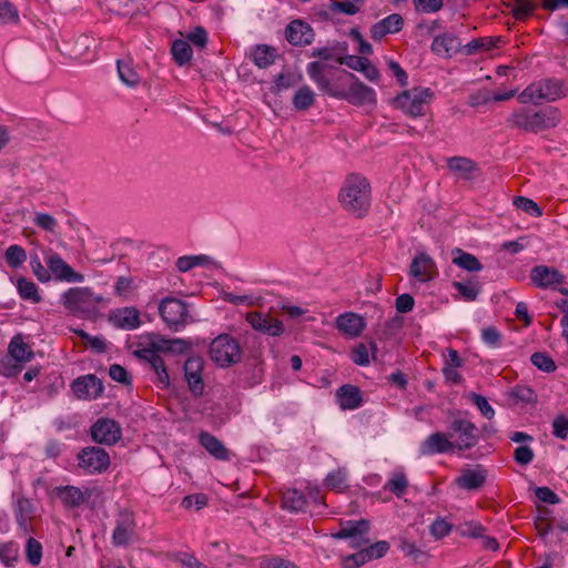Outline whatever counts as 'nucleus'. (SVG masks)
I'll list each match as a JSON object with an SVG mask.
<instances>
[{
    "mask_svg": "<svg viewBox=\"0 0 568 568\" xmlns=\"http://www.w3.org/2000/svg\"><path fill=\"white\" fill-rule=\"evenodd\" d=\"M363 550L365 552L366 559L369 561L372 559L382 558L389 550V544L382 540L366 547Z\"/></svg>",
    "mask_w": 568,
    "mask_h": 568,
    "instance_id": "nucleus-55",
    "label": "nucleus"
},
{
    "mask_svg": "<svg viewBox=\"0 0 568 568\" xmlns=\"http://www.w3.org/2000/svg\"><path fill=\"white\" fill-rule=\"evenodd\" d=\"M176 561L180 562L184 568H207V566H205L193 554L190 552L178 554Z\"/></svg>",
    "mask_w": 568,
    "mask_h": 568,
    "instance_id": "nucleus-63",
    "label": "nucleus"
},
{
    "mask_svg": "<svg viewBox=\"0 0 568 568\" xmlns=\"http://www.w3.org/2000/svg\"><path fill=\"white\" fill-rule=\"evenodd\" d=\"M366 323L364 318L353 312H345L336 317L335 327L345 336L354 338L359 336Z\"/></svg>",
    "mask_w": 568,
    "mask_h": 568,
    "instance_id": "nucleus-22",
    "label": "nucleus"
},
{
    "mask_svg": "<svg viewBox=\"0 0 568 568\" xmlns=\"http://www.w3.org/2000/svg\"><path fill=\"white\" fill-rule=\"evenodd\" d=\"M468 398L477 406L484 417L491 419L495 416V410L489 405L486 397L476 393H470Z\"/></svg>",
    "mask_w": 568,
    "mask_h": 568,
    "instance_id": "nucleus-54",
    "label": "nucleus"
},
{
    "mask_svg": "<svg viewBox=\"0 0 568 568\" xmlns=\"http://www.w3.org/2000/svg\"><path fill=\"white\" fill-rule=\"evenodd\" d=\"M45 264L50 270V274H52L57 281L81 283L84 280L82 274L74 272L73 268L57 253H48L45 255Z\"/></svg>",
    "mask_w": 568,
    "mask_h": 568,
    "instance_id": "nucleus-15",
    "label": "nucleus"
},
{
    "mask_svg": "<svg viewBox=\"0 0 568 568\" xmlns=\"http://www.w3.org/2000/svg\"><path fill=\"white\" fill-rule=\"evenodd\" d=\"M408 487V480L404 474H396L386 484L385 488L397 497H402Z\"/></svg>",
    "mask_w": 568,
    "mask_h": 568,
    "instance_id": "nucleus-52",
    "label": "nucleus"
},
{
    "mask_svg": "<svg viewBox=\"0 0 568 568\" xmlns=\"http://www.w3.org/2000/svg\"><path fill=\"white\" fill-rule=\"evenodd\" d=\"M31 510H32V505L28 499L22 498V499L18 500L17 508H16V520L24 534L29 532V521L31 518Z\"/></svg>",
    "mask_w": 568,
    "mask_h": 568,
    "instance_id": "nucleus-41",
    "label": "nucleus"
},
{
    "mask_svg": "<svg viewBox=\"0 0 568 568\" xmlns=\"http://www.w3.org/2000/svg\"><path fill=\"white\" fill-rule=\"evenodd\" d=\"M367 61L366 57L358 55H342V58H337L338 64H344L352 70L361 72L364 68L365 62Z\"/></svg>",
    "mask_w": 568,
    "mask_h": 568,
    "instance_id": "nucleus-61",
    "label": "nucleus"
},
{
    "mask_svg": "<svg viewBox=\"0 0 568 568\" xmlns=\"http://www.w3.org/2000/svg\"><path fill=\"white\" fill-rule=\"evenodd\" d=\"M260 568H298L293 561L278 556H264L260 559Z\"/></svg>",
    "mask_w": 568,
    "mask_h": 568,
    "instance_id": "nucleus-51",
    "label": "nucleus"
},
{
    "mask_svg": "<svg viewBox=\"0 0 568 568\" xmlns=\"http://www.w3.org/2000/svg\"><path fill=\"white\" fill-rule=\"evenodd\" d=\"M417 11L424 13H434L443 8V0H413Z\"/></svg>",
    "mask_w": 568,
    "mask_h": 568,
    "instance_id": "nucleus-60",
    "label": "nucleus"
},
{
    "mask_svg": "<svg viewBox=\"0 0 568 568\" xmlns=\"http://www.w3.org/2000/svg\"><path fill=\"white\" fill-rule=\"evenodd\" d=\"M202 371L203 359L201 357H190L184 364V376L194 396H201L204 390Z\"/></svg>",
    "mask_w": 568,
    "mask_h": 568,
    "instance_id": "nucleus-19",
    "label": "nucleus"
},
{
    "mask_svg": "<svg viewBox=\"0 0 568 568\" xmlns=\"http://www.w3.org/2000/svg\"><path fill=\"white\" fill-rule=\"evenodd\" d=\"M448 170L463 180H474L479 171L478 164L469 158L452 156L447 159Z\"/></svg>",
    "mask_w": 568,
    "mask_h": 568,
    "instance_id": "nucleus-25",
    "label": "nucleus"
},
{
    "mask_svg": "<svg viewBox=\"0 0 568 568\" xmlns=\"http://www.w3.org/2000/svg\"><path fill=\"white\" fill-rule=\"evenodd\" d=\"M343 51H345V47H324L314 49L311 55L313 58H320L324 61L335 60L337 62V58H342L341 53Z\"/></svg>",
    "mask_w": 568,
    "mask_h": 568,
    "instance_id": "nucleus-53",
    "label": "nucleus"
},
{
    "mask_svg": "<svg viewBox=\"0 0 568 568\" xmlns=\"http://www.w3.org/2000/svg\"><path fill=\"white\" fill-rule=\"evenodd\" d=\"M448 434L454 448L459 452L474 448L479 440L476 425L465 418H454L448 425Z\"/></svg>",
    "mask_w": 568,
    "mask_h": 568,
    "instance_id": "nucleus-8",
    "label": "nucleus"
},
{
    "mask_svg": "<svg viewBox=\"0 0 568 568\" xmlns=\"http://www.w3.org/2000/svg\"><path fill=\"white\" fill-rule=\"evenodd\" d=\"M339 202L347 212L358 217L364 216L371 206L368 180L356 173L347 175L339 191Z\"/></svg>",
    "mask_w": 568,
    "mask_h": 568,
    "instance_id": "nucleus-2",
    "label": "nucleus"
},
{
    "mask_svg": "<svg viewBox=\"0 0 568 568\" xmlns=\"http://www.w3.org/2000/svg\"><path fill=\"white\" fill-rule=\"evenodd\" d=\"M30 265L32 268V272L34 276L38 278V281L42 283H47L51 280L50 270L45 268L40 258L36 255L31 257Z\"/></svg>",
    "mask_w": 568,
    "mask_h": 568,
    "instance_id": "nucleus-58",
    "label": "nucleus"
},
{
    "mask_svg": "<svg viewBox=\"0 0 568 568\" xmlns=\"http://www.w3.org/2000/svg\"><path fill=\"white\" fill-rule=\"evenodd\" d=\"M121 436V427L113 419L102 417L91 426V437L98 444L111 446L119 442Z\"/></svg>",
    "mask_w": 568,
    "mask_h": 568,
    "instance_id": "nucleus-12",
    "label": "nucleus"
},
{
    "mask_svg": "<svg viewBox=\"0 0 568 568\" xmlns=\"http://www.w3.org/2000/svg\"><path fill=\"white\" fill-rule=\"evenodd\" d=\"M171 53L179 65H184L191 61L193 50L187 41L178 39L172 43Z\"/></svg>",
    "mask_w": 568,
    "mask_h": 568,
    "instance_id": "nucleus-40",
    "label": "nucleus"
},
{
    "mask_svg": "<svg viewBox=\"0 0 568 568\" xmlns=\"http://www.w3.org/2000/svg\"><path fill=\"white\" fill-rule=\"evenodd\" d=\"M369 530V521L366 519L348 520L342 525L341 529L332 534L335 539H352L351 546L353 548L361 547L369 542L365 535Z\"/></svg>",
    "mask_w": 568,
    "mask_h": 568,
    "instance_id": "nucleus-13",
    "label": "nucleus"
},
{
    "mask_svg": "<svg viewBox=\"0 0 568 568\" xmlns=\"http://www.w3.org/2000/svg\"><path fill=\"white\" fill-rule=\"evenodd\" d=\"M4 258L10 267L18 268L27 261V253L22 246L13 244L6 250Z\"/></svg>",
    "mask_w": 568,
    "mask_h": 568,
    "instance_id": "nucleus-45",
    "label": "nucleus"
},
{
    "mask_svg": "<svg viewBox=\"0 0 568 568\" xmlns=\"http://www.w3.org/2000/svg\"><path fill=\"white\" fill-rule=\"evenodd\" d=\"M159 313L166 326L179 331L187 324L189 305L175 297H165L159 304Z\"/></svg>",
    "mask_w": 568,
    "mask_h": 568,
    "instance_id": "nucleus-9",
    "label": "nucleus"
},
{
    "mask_svg": "<svg viewBox=\"0 0 568 568\" xmlns=\"http://www.w3.org/2000/svg\"><path fill=\"white\" fill-rule=\"evenodd\" d=\"M136 521L133 511L123 509L115 519V527L112 534V542L118 547L128 546L134 538Z\"/></svg>",
    "mask_w": 568,
    "mask_h": 568,
    "instance_id": "nucleus-11",
    "label": "nucleus"
},
{
    "mask_svg": "<svg viewBox=\"0 0 568 568\" xmlns=\"http://www.w3.org/2000/svg\"><path fill=\"white\" fill-rule=\"evenodd\" d=\"M26 559L31 566H39L42 559V545L33 537H29L26 542Z\"/></svg>",
    "mask_w": 568,
    "mask_h": 568,
    "instance_id": "nucleus-46",
    "label": "nucleus"
},
{
    "mask_svg": "<svg viewBox=\"0 0 568 568\" xmlns=\"http://www.w3.org/2000/svg\"><path fill=\"white\" fill-rule=\"evenodd\" d=\"M432 51L440 57L450 58L453 54L463 51L460 40L452 33H444L435 37L432 43Z\"/></svg>",
    "mask_w": 568,
    "mask_h": 568,
    "instance_id": "nucleus-26",
    "label": "nucleus"
},
{
    "mask_svg": "<svg viewBox=\"0 0 568 568\" xmlns=\"http://www.w3.org/2000/svg\"><path fill=\"white\" fill-rule=\"evenodd\" d=\"M94 39L82 34L73 42L71 54L74 59L91 60L94 55Z\"/></svg>",
    "mask_w": 568,
    "mask_h": 568,
    "instance_id": "nucleus-33",
    "label": "nucleus"
},
{
    "mask_svg": "<svg viewBox=\"0 0 568 568\" xmlns=\"http://www.w3.org/2000/svg\"><path fill=\"white\" fill-rule=\"evenodd\" d=\"M434 92L428 88H413L403 91L394 99V105L409 116H422L432 102Z\"/></svg>",
    "mask_w": 568,
    "mask_h": 568,
    "instance_id": "nucleus-7",
    "label": "nucleus"
},
{
    "mask_svg": "<svg viewBox=\"0 0 568 568\" xmlns=\"http://www.w3.org/2000/svg\"><path fill=\"white\" fill-rule=\"evenodd\" d=\"M314 36L312 27L298 19L293 20L285 29V38L293 45H308L313 42Z\"/></svg>",
    "mask_w": 568,
    "mask_h": 568,
    "instance_id": "nucleus-20",
    "label": "nucleus"
},
{
    "mask_svg": "<svg viewBox=\"0 0 568 568\" xmlns=\"http://www.w3.org/2000/svg\"><path fill=\"white\" fill-rule=\"evenodd\" d=\"M17 290L22 300L30 301L33 304L41 302L38 286L26 277H19L17 281Z\"/></svg>",
    "mask_w": 568,
    "mask_h": 568,
    "instance_id": "nucleus-38",
    "label": "nucleus"
},
{
    "mask_svg": "<svg viewBox=\"0 0 568 568\" xmlns=\"http://www.w3.org/2000/svg\"><path fill=\"white\" fill-rule=\"evenodd\" d=\"M454 448L453 442L450 440L449 434L447 433H434L429 435L420 445L422 455H434L447 453Z\"/></svg>",
    "mask_w": 568,
    "mask_h": 568,
    "instance_id": "nucleus-23",
    "label": "nucleus"
},
{
    "mask_svg": "<svg viewBox=\"0 0 568 568\" xmlns=\"http://www.w3.org/2000/svg\"><path fill=\"white\" fill-rule=\"evenodd\" d=\"M134 355L150 365V368L155 373L158 382L163 388L169 387L170 376L165 363L152 346L149 345L146 348L135 351Z\"/></svg>",
    "mask_w": 568,
    "mask_h": 568,
    "instance_id": "nucleus-17",
    "label": "nucleus"
},
{
    "mask_svg": "<svg viewBox=\"0 0 568 568\" xmlns=\"http://www.w3.org/2000/svg\"><path fill=\"white\" fill-rule=\"evenodd\" d=\"M552 434L559 439H566L568 436V418L564 415L557 416L552 422Z\"/></svg>",
    "mask_w": 568,
    "mask_h": 568,
    "instance_id": "nucleus-62",
    "label": "nucleus"
},
{
    "mask_svg": "<svg viewBox=\"0 0 568 568\" xmlns=\"http://www.w3.org/2000/svg\"><path fill=\"white\" fill-rule=\"evenodd\" d=\"M110 321L123 329H134L141 324L140 314L134 307H124L116 310L110 316Z\"/></svg>",
    "mask_w": 568,
    "mask_h": 568,
    "instance_id": "nucleus-29",
    "label": "nucleus"
},
{
    "mask_svg": "<svg viewBox=\"0 0 568 568\" xmlns=\"http://www.w3.org/2000/svg\"><path fill=\"white\" fill-rule=\"evenodd\" d=\"M568 95V87L560 79L545 78L530 83L518 94L523 104H540L544 101L554 102Z\"/></svg>",
    "mask_w": 568,
    "mask_h": 568,
    "instance_id": "nucleus-4",
    "label": "nucleus"
},
{
    "mask_svg": "<svg viewBox=\"0 0 568 568\" xmlns=\"http://www.w3.org/2000/svg\"><path fill=\"white\" fill-rule=\"evenodd\" d=\"M118 74L120 80L130 88H135L141 82V75L134 69L131 60H118Z\"/></svg>",
    "mask_w": 568,
    "mask_h": 568,
    "instance_id": "nucleus-34",
    "label": "nucleus"
},
{
    "mask_svg": "<svg viewBox=\"0 0 568 568\" xmlns=\"http://www.w3.org/2000/svg\"><path fill=\"white\" fill-rule=\"evenodd\" d=\"M199 443L201 446L217 460H230L231 454L225 445L209 432L199 434Z\"/></svg>",
    "mask_w": 568,
    "mask_h": 568,
    "instance_id": "nucleus-28",
    "label": "nucleus"
},
{
    "mask_svg": "<svg viewBox=\"0 0 568 568\" xmlns=\"http://www.w3.org/2000/svg\"><path fill=\"white\" fill-rule=\"evenodd\" d=\"M453 263L468 272H479L483 270L481 263L475 255L466 253L459 248L456 250Z\"/></svg>",
    "mask_w": 568,
    "mask_h": 568,
    "instance_id": "nucleus-39",
    "label": "nucleus"
},
{
    "mask_svg": "<svg viewBox=\"0 0 568 568\" xmlns=\"http://www.w3.org/2000/svg\"><path fill=\"white\" fill-rule=\"evenodd\" d=\"M453 287L462 295L465 301H475L480 292V284L470 281L468 283L453 282Z\"/></svg>",
    "mask_w": 568,
    "mask_h": 568,
    "instance_id": "nucleus-47",
    "label": "nucleus"
},
{
    "mask_svg": "<svg viewBox=\"0 0 568 568\" xmlns=\"http://www.w3.org/2000/svg\"><path fill=\"white\" fill-rule=\"evenodd\" d=\"M209 354L211 359L221 367L232 366L242 358L239 342L229 334H221L215 337L210 344Z\"/></svg>",
    "mask_w": 568,
    "mask_h": 568,
    "instance_id": "nucleus-6",
    "label": "nucleus"
},
{
    "mask_svg": "<svg viewBox=\"0 0 568 568\" xmlns=\"http://www.w3.org/2000/svg\"><path fill=\"white\" fill-rule=\"evenodd\" d=\"M79 467L90 474H101L105 471L111 459L109 454L100 447L89 446L82 448L78 454Z\"/></svg>",
    "mask_w": 568,
    "mask_h": 568,
    "instance_id": "nucleus-10",
    "label": "nucleus"
},
{
    "mask_svg": "<svg viewBox=\"0 0 568 568\" xmlns=\"http://www.w3.org/2000/svg\"><path fill=\"white\" fill-rule=\"evenodd\" d=\"M307 505L304 494L295 488L283 491L281 506L283 509L298 513L304 511Z\"/></svg>",
    "mask_w": 568,
    "mask_h": 568,
    "instance_id": "nucleus-32",
    "label": "nucleus"
},
{
    "mask_svg": "<svg viewBox=\"0 0 568 568\" xmlns=\"http://www.w3.org/2000/svg\"><path fill=\"white\" fill-rule=\"evenodd\" d=\"M561 121V113L557 108L548 106L538 111L520 109L513 112L506 120L509 128L538 133L556 128Z\"/></svg>",
    "mask_w": 568,
    "mask_h": 568,
    "instance_id": "nucleus-3",
    "label": "nucleus"
},
{
    "mask_svg": "<svg viewBox=\"0 0 568 568\" xmlns=\"http://www.w3.org/2000/svg\"><path fill=\"white\" fill-rule=\"evenodd\" d=\"M63 305L73 314L89 316L95 313L103 296L94 294L89 287H72L62 295Z\"/></svg>",
    "mask_w": 568,
    "mask_h": 568,
    "instance_id": "nucleus-5",
    "label": "nucleus"
},
{
    "mask_svg": "<svg viewBox=\"0 0 568 568\" xmlns=\"http://www.w3.org/2000/svg\"><path fill=\"white\" fill-rule=\"evenodd\" d=\"M530 361L532 365L545 373H551L556 369L554 359L546 353L536 352L531 355Z\"/></svg>",
    "mask_w": 568,
    "mask_h": 568,
    "instance_id": "nucleus-50",
    "label": "nucleus"
},
{
    "mask_svg": "<svg viewBox=\"0 0 568 568\" xmlns=\"http://www.w3.org/2000/svg\"><path fill=\"white\" fill-rule=\"evenodd\" d=\"M508 396L514 404H529L536 402L537 398L535 390L524 385L513 387Z\"/></svg>",
    "mask_w": 568,
    "mask_h": 568,
    "instance_id": "nucleus-42",
    "label": "nucleus"
},
{
    "mask_svg": "<svg viewBox=\"0 0 568 568\" xmlns=\"http://www.w3.org/2000/svg\"><path fill=\"white\" fill-rule=\"evenodd\" d=\"M9 353L13 359L19 363L30 362L33 357V352L30 346L22 341L20 336H14L9 344Z\"/></svg>",
    "mask_w": 568,
    "mask_h": 568,
    "instance_id": "nucleus-36",
    "label": "nucleus"
},
{
    "mask_svg": "<svg viewBox=\"0 0 568 568\" xmlns=\"http://www.w3.org/2000/svg\"><path fill=\"white\" fill-rule=\"evenodd\" d=\"M514 205L518 209L524 211L525 213L531 215V216H541L542 210L538 206V204L532 201L531 199L525 197V196H516L514 199Z\"/></svg>",
    "mask_w": 568,
    "mask_h": 568,
    "instance_id": "nucleus-48",
    "label": "nucleus"
},
{
    "mask_svg": "<svg viewBox=\"0 0 568 568\" xmlns=\"http://www.w3.org/2000/svg\"><path fill=\"white\" fill-rule=\"evenodd\" d=\"M71 389L77 398L92 400L102 395L104 387L100 378L88 374L75 378L71 384Z\"/></svg>",
    "mask_w": 568,
    "mask_h": 568,
    "instance_id": "nucleus-14",
    "label": "nucleus"
},
{
    "mask_svg": "<svg viewBox=\"0 0 568 568\" xmlns=\"http://www.w3.org/2000/svg\"><path fill=\"white\" fill-rule=\"evenodd\" d=\"M494 47H497V44L493 38H478L463 45V52L467 55H473L489 51Z\"/></svg>",
    "mask_w": 568,
    "mask_h": 568,
    "instance_id": "nucleus-44",
    "label": "nucleus"
},
{
    "mask_svg": "<svg viewBox=\"0 0 568 568\" xmlns=\"http://www.w3.org/2000/svg\"><path fill=\"white\" fill-rule=\"evenodd\" d=\"M19 558V545L14 541L0 542V561L12 567Z\"/></svg>",
    "mask_w": 568,
    "mask_h": 568,
    "instance_id": "nucleus-43",
    "label": "nucleus"
},
{
    "mask_svg": "<svg viewBox=\"0 0 568 568\" xmlns=\"http://www.w3.org/2000/svg\"><path fill=\"white\" fill-rule=\"evenodd\" d=\"M536 4L531 0H515L511 11L517 20H525L534 12Z\"/></svg>",
    "mask_w": 568,
    "mask_h": 568,
    "instance_id": "nucleus-49",
    "label": "nucleus"
},
{
    "mask_svg": "<svg viewBox=\"0 0 568 568\" xmlns=\"http://www.w3.org/2000/svg\"><path fill=\"white\" fill-rule=\"evenodd\" d=\"M251 58L255 65L264 69L274 63L276 50L267 44H258L252 51Z\"/></svg>",
    "mask_w": 568,
    "mask_h": 568,
    "instance_id": "nucleus-35",
    "label": "nucleus"
},
{
    "mask_svg": "<svg viewBox=\"0 0 568 568\" xmlns=\"http://www.w3.org/2000/svg\"><path fill=\"white\" fill-rule=\"evenodd\" d=\"M336 396L343 409H355L361 406L363 400L359 388L349 384L341 386Z\"/></svg>",
    "mask_w": 568,
    "mask_h": 568,
    "instance_id": "nucleus-30",
    "label": "nucleus"
},
{
    "mask_svg": "<svg viewBox=\"0 0 568 568\" xmlns=\"http://www.w3.org/2000/svg\"><path fill=\"white\" fill-rule=\"evenodd\" d=\"M487 479V469L481 465H477L475 468H466L462 471V475L456 479L458 487L467 490H477L481 488Z\"/></svg>",
    "mask_w": 568,
    "mask_h": 568,
    "instance_id": "nucleus-24",
    "label": "nucleus"
},
{
    "mask_svg": "<svg viewBox=\"0 0 568 568\" xmlns=\"http://www.w3.org/2000/svg\"><path fill=\"white\" fill-rule=\"evenodd\" d=\"M535 457L534 450L526 445L518 446L514 452V459L518 465L527 466Z\"/></svg>",
    "mask_w": 568,
    "mask_h": 568,
    "instance_id": "nucleus-59",
    "label": "nucleus"
},
{
    "mask_svg": "<svg viewBox=\"0 0 568 568\" xmlns=\"http://www.w3.org/2000/svg\"><path fill=\"white\" fill-rule=\"evenodd\" d=\"M404 20L400 14L393 13L373 24L371 28V37L374 40H382L388 33L399 32L403 28Z\"/></svg>",
    "mask_w": 568,
    "mask_h": 568,
    "instance_id": "nucleus-27",
    "label": "nucleus"
},
{
    "mask_svg": "<svg viewBox=\"0 0 568 568\" xmlns=\"http://www.w3.org/2000/svg\"><path fill=\"white\" fill-rule=\"evenodd\" d=\"M54 493L67 508L79 507L87 503L89 498V496H85L80 488L74 486L57 487Z\"/></svg>",
    "mask_w": 568,
    "mask_h": 568,
    "instance_id": "nucleus-31",
    "label": "nucleus"
},
{
    "mask_svg": "<svg viewBox=\"0 0 568 568\" xmlns=\"http://www.w3.org/2000/svg\"><path fill=\"white\" fill-rule=\"evenodd\" d=\"M364 550H359L352 554L343 559V568H359L362 565L367 562Z\"/></svg>",
    "mask_w": 568,
    "mask_h": 568,
    "instance_id": "nucleus-64",
    "label": "nucleus"
},
{
    "mask_svg": "<svg viewBox=\"0 0 568 568\" xmlns=\"http://www.w3.org/2000/svg\"><path fill=\"white\" fill-rule=\"evenodd\" d=\"M437 274L434 260L426 253L416 254L409 266V275L420 283L432 281Z\"/></svg>",
    "mask_w": 568,
    "mask_h": 568,
    "instance_id": "nucleus-18",
    "label": "nucleus"
},
{
    "mask_svg": "<svg viewBox=\"0 0 568 568\" xmlns=\"http://www.w3.org/2000/svg\"><path fill=\"white\" fill-rule=\"evenodd\" d=\"M325 485L335 490H342L346 487V476L342 470L329 473L325 478Z\"/></svg>",
    "mask_w": 568,
    "mask_h": 568,
    "instance_id": "nucleus-57",
    "label": "nucleus"
},
{
    "mask_svg": "<svg viewBox=\"0 0 568 568\" xmlns=\"http://www.w3.org/2000/svg\"><path fill=\"white\" fill-rule=\"evenodd\" d=\"M351 359L359 366H367L369 364V351L365 344L359 343L356 345L351 354Z\"/></svg>",
    "mask_w": 568,
    "mask_h": 568,
    "instance_id": "nucleus-56",
    "label": "nucleus"
},
{
    "mask_svg": "<svg viewBox=\"0 0 568 568\" xmlns=\"http://www.w3.org/2000/svg\"><path fill=\"white\" fill-rule=\"evenodd\" d=\"M251 326L270 336H280L284 333V325L281 321L262 313H248L246 316Z\"/></svg>",
    "mask_w": 568,
    "mask_h": 568,
    "instance_id": "nucleus-21",
    "label": "nucleus"
},
{
    "mask_svg": "<svg viewBox=\"0 0 568 568\" xmlns=\"http://www.w3.org/2000/svg\"><path fill=\"white\" fill-rule=\"evenodd\" d=\"M565 278L557 268L546 265H536L530 271V280L539 288H557L556 285L564 284Z\"/></svg>",
    "mask_w": 568,
    "mask_h": 568,
    "instance_id": "nucleus-16",
    "label": "nucleus"
},
{
    "mask_svg": "<svg viewBox=\"0 0 568 568\" xmlns=\"http://www.w3.org/2000/svg\"><path fill=\"white\" fill-rule=\"evenodd\" d=\"M315 103V93L308 85L301 87L293 95L292 104L297 111H306Z\"/></svg>",
    "mask_w": 568,
    "mask_h": 568,
    "instance_id": "nucleus-37",
    "label": "nucleus"
},
{
    "mask_svg": "<svg viewBox=\"0 0 568 568\" xmlns=\"http://www.w3.org/2000/svg\"><path fill=\"white\" fill-rule=\"evenodd\" d=\"M306 71L318 90L329 97L345 100L356 106L375 105L377 102L374 89L364 84L352 72L328 67L320 61L310 62Z\"/></svg>",
    "mask_w": 568,
    "mask_h": 568,
    "instance_id": "nucleus-1",
    "label": "nucleus"
}]
</instances>
